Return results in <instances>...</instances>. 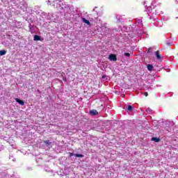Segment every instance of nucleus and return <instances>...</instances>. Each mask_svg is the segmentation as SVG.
I'll list each match as a JSON object with an SVG mask.
<instances>
[{
	"label": "nucleus",
	"mask_w": 178,
	"mask_h": 178,
	"mask_svg": "<svg viewBox=\"0 0 178 178\" xmlns=\"http://www.w3.org/2000/svg\"><path fill=\"white\" fill-rule=\"evenodd\" d=\"M53 7L57 10H63L64 13H70L72 7L65 1L56 2L53 3Z\"/></svg>",
	"instance_id": "1"
},
{
	"label": "nucleus",
	"mask_w": 178,
	"mask_h": 178,
	"mask_svg": "<svg viewBox=\"0 0 178 178\" xmlns=\"http://www.w3.org/2000/svg\"><path fill=\"white\" fill-rule=\"evenodd\" d=\"M56 2H61V0H49L47 1V3L48 6H54V3H56Z\"/></svg>",
	"instance_id": "2"
},
{
	"label": "nucleus",
	"mask_w": 178,
	"mask_h": 178,
	"mask_svg": "<svg viewBox=\"0 0 178 178\" xmlns=\"http://www.w3.org/2000/svg\"><path fill=\"white\" fill-rule=\"evenodd\" d=\"M109 60L113 61V62H116L118 60V58L115 54H110L108 57Z\"/></svg>",
	"instance_id": "3"
},
{
	"label": "nucleus",
	"mask_w": 178,
	"mask_h": 178,
	"mask_svg": "<svg viewBox=\"0 0 178 178\" xmlns=\"http://www.w3.org/2000/svg\"><path fill=\"white\" fill-rule=\"evenodd\" d=\"M90 115H91L92 116H95L98 115V111L97 110H92L90 111Z\"/></svg>",
	"instance_id": "4"
},
{
	"label": "nucleus",
	"mask_w": 178,
	"mask_h": 178,
	"mask_svg": "<svg viewBox=\"0 0 178 178\" xmlns=\"http://www.w3.org/2000/svg\"><path fill=\"white\" fill-rule=\"evenodd\" d=\"M155 55L156 56V59H158L159 60H161V59H162V56L159 54V51H156Z\"/></svg>",
	"instance_id": "5"
},
{
	"label": "nucleus",
	"mask_w": 178,
	"mask_h": 178,
	"mask_svg": "<svg viewBox=\"0 0 178 178\" xmlns=\"http://www.w3.org/2000/svg\"><path fill=\"white\" fill-rule=\"evenodd\" d=\"M15 101H16V102H17L18 104H19V105H24V101H22V100H20L19 99H18V98H16L15 99Z\"/></svg>",
	"instance_id": "6"
},
{
	"label": "nucleus",
	"mask_w": 178,
	"mask_h": 178,
	"mask_svg": "<svg viewBox=\"0 0 178 178\" xmlns=\"http://www.w3.org/2000/svg\"><path fill=\"white\" fill-rule=\"evenodd\" d=\"M116 19L118 23H121V22H123V18L120 15H117Z\"/></svg>",
	"instance_id": "7"
},
{
	"label": "nucleus",
	"mask_w": 178,
	"mask_h": 178,
	"mask_svg": "<svg viewBox=\"0 0 178 178\" xmlns=\"http://www.w3.org/2000/svg\"><path fill=\"white\" fill-rule=\"evenodd\" d=\"M152 141H154V143H159V141H161V138L153 137L152 138Z\"/></svg>",
	"instance_id": "8"
},
{
	"label": "nucleus",
	"mask_w": 178,
	"mask_h": 178,
	"mask_svg": "<svg viewBox=\"0 0 178 178\" xmlns=\"http://www.w3.org/2000/svg\"><path fill=\"white\" fill-rule=\"evenodd\" d=\"M82 21L83 22V23H86V24H88V26H90V24H91L90 21H88L86 18H82Z\"/></svg>",
	"instance_id": "9"
},
{
	"label": "nucleus",
	"mask_w": 178,
	"mask_h": 178,
	"mask_svg": "<svg viewBox=\"0 0 178 178\" xmlns=\"http://www.w3.org/2000/svg\"><path fill=\"white\" fill-rule=\"evenodd\" d=\"M34 41H40L41 40V37L40 35H35L33 38Z\"/></svg>",
	"instance_id": "10"
},
{
	"label": "nucleus",
	"mask_w": 178,
	"mask_h": 178,
	"mask_svg": "<svg viewBox=\"0 0 178 178\" xmlns=\"http://www.w3.org/2000/svg\"><path fill=\"white\" fill-rule=\"evenodd\" d=\"M154 69V66L151 64L147 65V70L149 72H152V70Z\"/></svg>",
	"instance_id": "11"
},
{
	"label": "nucleus",
	"mask_w": 178,
	"mask_h": 178,
	"mask_svg": "<svg viewBox=\"0 0 178 178\" xmlns=\"http://www.w3.org/2000/svg\"><path fill=\"white\" fill-rule=\"evenodd\" d=\"M137 26H143V20L142 19H136Z\"/></svg>",
	"instance_id": "12"
},
{
	"label": "nucleus",
	"mask_w": 178,
	"mask_h": 178,
	"mask_svg": "<svg viewBox=\"0 0 178 178\" xmlns=\"http://www.w3.org/2000/svg\"><path fill=\"white\" fill-rule=\"evenodd\" d=\"M44 143L45 144V145H47V147L51 146V143L49 140H44Z\"/></svg>",
	"instance_id": "13"
},
{
	"label": "nucleus",
	"mask_w": 178,
	"mask_h": 178,
	"mask_svg": "<svg viewBox=\"0 0 178 178\" xmlns=\"http://www.w3.org/2000/svg\"><path fill=\"white\" fill-rule=\"evenodd\" d=\"M3 55H6V51L1 50L0 51V56H3Z\"/></svg>",
	"instance_id": "14"
},
{
	"label": "nucleus",
	"mask_w": 178,
	"mask_h": 178,
	"mask_svg": "<svg viewBox=\"0 0 178 178\" xmlns=\"http://www.w3.org/2000/svg\"><path fill=\"white\" fill-rule=\"evenodd\" d=\"M165 128L166 129V127H169V126H170V121H167V122H165Z\"/></svg>",
	"instance_id": "15"
},
{
	"label": "nucleus",
	"mask_w": 178,
	"mask_h": 178,
	"mask_svg": "<svg viewBox=\"0 0 178 178\" xmlns=\"http://www.w3.org/2000/svg\"><path fill=\"white\" fill-rule=\"evenodd\" d=\"M74 155L76 156V158H83L84 157V155H83V154H75Z\"/></svg>",
	"instance_id": "16"
},
{
	"label": "nucleus",
	"mask_w": 178,
	"mask_h": 178,
	"mask_svg": "<svg viewBox=\"0 0 178 178\" xmlns=\"http://www.w3.org/2000/svg\"><path fill=\"white\" fill-rule=\"evenodd\" d=\"M127 111H133V106H128V107H127Z\"/></svg>",
	"instance_id": "17"
},
{
	"label": "nucleus",
	"mask_w": 178,
	"mask_h": 178,
	"mask_svg": "<svg viewBox=\"0 0 178 178\" xmlns=\"http://www.w3.org/2000/svg\"><path fill=\"white\" fill-rule=\"evenodd\" d=\"M146 112L151 113V112H152V110L151 108H147Z\"/></svg>",
	"instance_id": "18"
},
{
	"label": "nucleus",
	"mask_w": 178,
	"mask_h": 178,
	"mask_svg": "<svg viewBox=\"0 0 178 178\" xmlns=\"http://www.w3.org/2000/svg\"><path fill=\"white\" fill-rule=\"evenodd\" d=\"M125 56H127V57L130 56V54H129V53H125Z\"/></svg>",
	"instance_id": "19"
},
{
	"label": "nucleus",
	"mask_w": 178,
	"mask_h": 178,
	"mask_svg": "<svg viewBox=\"0 0 178 178\" xmlns=\"http://www.w3.org/2000/svg\"><path fill=\"white\" fill-rule=\"evenodd\" d=\"M144 95H145V97H148V92H145Z\"/></svg>",
	"instance_id": "20"
},
{
	"label": "nucleus",
	"mask_w": 178,
	"mask_h": 178,
	"mask_svg": "<svg viewBox=\"0 0 178 178\" xmlns=\"http://www.w3.org/2000/svg\"><path fill=\"white\" fill-rule=\"evenodd\" d=\"M74 156V154H73V153H70V157H72V156Z\"/></svg>",
	"instance_id": "21"
},
{
	"label": "nucleus",
	"mask_w": 178,
	"mask_h": 178,
	"mask_svg": "<svg viewBox=\"0 0 178 178\" xmlns=\"http://www.w3.org/2000/svg\"><path fill=\"white\" fill-rule=\"evenodd\" d=\"M103 27L106 28V23H104V24H103Z\"/></svg>",
	"instance_id": "22"
},
{
	"label": "nucleus",
	"mask_w": 178,
	"mask_h": 178,
	"mask_svg": "<svg viewBox=\"0 0 178 178\" xmlns=\"http://www.w3.org/2000/svg\"><path fill=\"white\" fill-rule=\"evenodd\" d=\"M152 3L146 5L145 6H147V8H149V6H151Z\"/></svg>",
	"instance_id": "23"
},
{
	"label": "nucleus",
	"mask_w": 178,
	"mask_h": 178,
	"mask_svg": "<svg viewBox=\"0 0 178 178\" xmlns=\"http://www.w3.org/2000/svg\"><path fill=\"white\" fill-rule=\"evenodd\" d=\"M157 26H159V27H162V22H161V24Z\"/></svg>",
	"instance_id": "24"
},
{
	"label": "nucleus",
	"mask_w": 178,
	"mask_h": 178,
	"mask_svg": "<svg viewBox=\"0 0 178 178\" xmlns=\"http://www.w3.org/2000/svg\"><path fill=\"white\" fill-rule=\"evenodd\" d=\"M149 52H151V49H148L147 50V53L149 54Z\"/></svg>",
	"instance_id": "25"
},
{
	"label": "nucleus",
	"mask_w": 178,
	"mask_h": 178,
	"mask_svg": "<svg viewBox=\"0 0 178 178\" xmlns=\"http://www.w3.org/2000/svg\"><path fill=\"white\" fill-rule=\"evenodd\" d=\"M106 77V75H103V76H102V79H105Z\"/></svg>",
	"instance_id": "26"
},
{
	"label": "nucleus",
	"mask_w": 178,
	"mask_h": 178,
	"mask_svg": "<svg viewBox=\"0 0 178 178\" xmlns=\"http://www.w3.org/2000/svg\"><path fill=\"white\" fill-rule=\"evenodd\" d=\"M146 3H147V1H145V2H144V5H145Z\"/></svg>",
	"instance_id": "27"
},
{
	"label": "nucleus",
	"mask_w": 178,
	"mask_h": 178,
	"mask_svg": "<svg viewBox=\"0 0 178 178\" xmlns=\"http://www.w3.org/2000/svg\"><path fill=\"white\" fill-rule=\"evenodd\" d=\"M167 45H170V43H167Z\"/></svg>",
	"instance_id": "28"
}]
</instances>
